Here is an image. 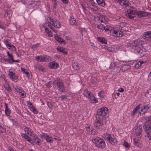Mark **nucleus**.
<instances>
[{"label": "nucleus", "instance_id": "obj_1", "mask_svg": "<svg viewBox=\"0 0 151 151\" xmlns=\"http://www.w3.org/2000/svg\"><path fill=\"white\" fill-rule=\"evenodd\" d=\"M47 22H45V24L47 26L49 27L55 32H57V30L55 29L52 25L56 27L57 28L60 27V23L58 20H54L51 17H48L47 18Z\"/></svg>", "mask_w": 151, "mask_h": 151}, {"label": "nucleus", "instance_id": "obj_2", "mask_svg": "<svg viewBox=\"0 0 151 151\" xmlns=\"http://www.w3.org/2000/svg\"><path fill=\"white\" fill-rule=\"evenodd\" d=\"M127 45L128 47L135 49L139 53H142V50L141 49L142 47L141 40H136L128 43Z\"/></svg>", "mask_w": 151, "mask_h": 151}, {"label": "nucleus", "instance_id": "obj_3", "mask_svg": "<svg viewBox=\"0 0 151 151\" xmlns=\"http://www.w3.org/2000/svg\"><path fill=\"white\" fill-rule=\"evenodd\" d=\"M92 141L96 146L99 148H103L106 146L105 141L99 137L93 138Z\"/></svg>", "mask_w": 151, "mask_h": 151}, {"label": "nucleus", "instance_id": "obj_4", "mask_svg": "<svg viewBox=\"0 0 151 151\" xmlns=\"http://www.w3.org/2000/svg\"><path fill=\"white\" fill-rule=\"evenodd\" d=\"M96 119L94 123V126L95 128L100 129L102 125L105 124L107 121V118H103L102 117H99L96 116Z\"/></svg>", "mask_w": 151, "mask_h": 151}, {"label": "nucleus", "instance_id": "obj_5", "mask_svg": "<svg viewBox=\"0 0 151 151\" xmlns=\"http://www.w3.org/2000/svg\"><path fill=\"white\" fill-rule=\"evenodd\" d=\"M103 137L104 139L107 140L110 144L112 145L117 144V139L114 135L106 133L104 134V136L103 135Z\"/></svg>", "mask_w": 151, "mask_h": 151}, {"label": "nucleus", "instance_id": "obj_6", "mask_svg": "<svg viewBox=\"0 0 151 151\" xmlns=\"http://www.w3.org/2000/svg\"><path fill=\"white\" fill-rule=\"evenodd\" d=\"M54 85L59 88L60 91L62 92H64L65 91V87L63 82L60 80H55L53 82Z\"/></svg>", "mask_w": 151, "mask_h": 151}, {"label": "nucleus", "instance_id": "obj_7", "mask_svg": "<svg viewBox=\"0 0 151 151\" xmlns=\"http://www.w3.org/2000/svg\"><path fill=\"white\" fill-rule=\"evenodd\" d=\"M144 129L147 135L151 136V122L146 121L144 125Z\"/></svg>", "mask_w": 151, "mask_h": 151}, {"label": "nucleus", "instance_id": "obj_8", "mask_svg": "<svg viewBox=\"0 0 151 151\" xmlns=\"http://www.w3.org/2000/svg\"><path fill=\"white\" fill-rule=\"evenodd\" d=\"M7 56L9 58H4L3 60L6 63H8L10 64L13 63V62H19V61L18 60H15L13 58V55L10 54L9 52L7 51Z\"/></svg>", "mask_w": 151, "mask_h": 151}, {"label": "nucleus", "instance_id": "obj_9", "mask_svg": "<svg viewBox=\"0 0 151 151\" xmlns=\"http://www.w3.org/2000/svg\"><path fill=\"white\" fill-rule=\"evenodd\" d=\"M110 29L108 31H110V34L115 37H121L123 36V33L121 31H118L115 30L114 29L111 27H109Z\"/></svg>", "mask_w": 151, "mask_h": 151}, {"label": "nucleus", "instance_id": "obj_10", "mask_svg": "<svg viewBox=\"0 0 151 151\" xmlns=\"http://www.w3.org/2000/svg\"><path fill=\"white\" fill-rule=\"evenodd\" d=\"M108 113V109L106 107H103L97 110V116H104Z\"/></svg>", "mask_w": 151, "mask_h": 151}, {"label": "nucleus", "instance_id": "obj_11", "mask_svg": "<svg viewBox=\"0 0 151 151\" xmlns=\"http://www.w3.org/2000/svg\"><path fill=\"white\" fill-rule=\"evenodd\" d=\"M135 12L134 10L129 9L127 10L126 13V16L130 19L134 18Z\"/></svg>", "mask_w": 151, "mask_h": 151}, {"label": "nucleus", "instance_id": "obj_12", "mask_svg": "<svg viewBox=\"0 0 151 151\" xmlns=\"http://www.w3.org/2000/svg\"><path fill=\"white\" fill-rule=\"evenodd\" d=\"M39 1V0H22V1L23 4H27L29 6L35 4L34 3L35 2H38Z\"/></svg>", "mask_w": 151, "mask_h": 151}, {"label": "nucleus", "instance_id": "obj_13", "mask_svg": "<svg viewBox=\"0 0 151 151\" xmlns=\"http://www.w3.org/2000/svg\"><path fill=\"white\" fill-rule=\"evenodd\" d=\"M4 43L8 49H10L11 48H12L13 50H16L15 47L13 45H12L7 40H4Z\"/></svg>", "mask_w": 151, "mask_h": 151}, {"label": "nucleus", "instance_id": "obj_14", "mask_svg": "<svg viewBox=\"0 0 151 151\" xmlns=\"http://www.w3.org/2000/svg\"><path fill=\"white\" fill-rule=\"evenodd\" d=\"M150 108V106L149 105H146L144 106L142 108L139 110V112L142 114L145 113L147 110Z\"/></svg>", "mask_w": 151, "mask_h": 151}, {"label": "nucleus", "instance_id": "obj_15", "mask_svg": "<svg viewBox=\"0 0 151 151\" xmlns=\"http://www.w3.org/2000/svg\"><path fill=\"white\" fill-rule=\"evenodd\" d=\"M118 1L120 4L122 6H129V2L128 1L125 0H116Z\"/></svg>", "mask_w": 151, "mask_h": 151}, {"label": "nucleus", "instance_id": "obj_16", "mask_svg": "<svg viewBox=\"0 0 151 151\" xmlns=\"http://www.w3.org/2000/svg\"><path fill=\"white\" fill-rule=\"evenodd\" d=\"M135 134L136 136H140L141 137L142 136V129L140 127H137L135 129Z\"/></svg>", "mask_w": 151, "mask_h": 151}, {"label": "nucleus", "instance_id": "obj_17", "mask_svg": "<svg viewBox=\"0 0 151 151\" xmlns=\"http://www.w3.org/2000/svg\"><path fill=\"white\" fill-rule=\"evenodd\" d=\"M49 67L51 68L56 69L58 67L59 65L55 62H52L49 63Z\"/></svg>", "mask_w": 151, "mask_h": 151}, {"label": "nucleus", "instance_id": "obj_18", "mask_svg": "<svg viewBox=\"0 0 151 151\" xmlns=\"http://www.w3.org/2000/svg\"><path fill=\"white\" fill-rule=\"evenodd\" d=\"M43 26L45 28V32L50 37H52V32L48 30V28L47 27V26L46 25L45 23L43 24Z\"/></svg>", "mask_w": 151, "mask_h": 151}, {"label": "nucleus", "instance_id": "obj_19", "mask_svg": "<svg viewBox=\"0 0 151 151\" xmlns=\"http://www.w3.org/2000/svg\"><path fill=\"white\" fill-rule=\"evenodd\" d=\"M141 139L140 137H139L138 138L136 137L134 138V144L135 145L139 147L140 144V140Z\"/></svg>", "mask_w": 151, "mask_h": 151}, {"label": "nucleus", "instance_id": "obj_20", "mask_svg": "<svg viewBox=\"0 0 151 151\" xmlns=\"http://www.w3.org/2000/svg\"><path fill=\"white\" fill-rule=\"evenodd\" d=\"M56 40L59 43H63L64 45L66 43V42L65 40L61 38L58 36H56L55 37Z\"/></svg>", "mask_w": 151, "mask_h": 151}, {"label": "nucleus", "instance_id": "obj_21", "mask_svg": "<svg viewBox=\"0 0 151 151\" xmlns=\"http://www.w3.org/2000/svg\"><path fill=\"white\" fill-rule=\"evenodd\" d=\"M88 99L91 103H95L98 102L97 99L92 94Z\"/></svg>", "mask_w": 151, "mask_h": 151}, {"label": "nucleus", "instance_id": "obj_22", "mask_svg": "<svg viewBox=\"0 0 151 151\" xmlns=\"http://www.w3.org/2000/svg\"><path fill=\"white\" fill-rule=\"evenodd\" d=\"M97 27L98 28L101 29L102 30H104L105 31H108L110 29H109V27H110L104 26L103 24L99 25L97 26Z\"/></svg>", "mask_w": 151, "mask_h": 151}, {"label": "nucleus", "instance_id": "obj_23", "mask_svg": "<svg viewBox=\"0 0 151 151\" xmlns=\"http://www.w3.org/2000/svg\"><path fill=\"white\" fill-rule=\"evenodd\" d=\"M70 23L71 25H77L76 19L73 17H71L69 20Z\"/></svg>", "mask_w": 151, "mask_h": 151}, {"label": "nucleus", "instance_id": "obj_24", "mask_svg": "<svg viewBox=\"0 0 151 151\" xmlns=\"http://www.w3.org/2000/svg\"><path fill=\"white\" fill-rule=\"evenodd\" d=\"M4 106L5 108V111L6 114L7 116H9L11 113V111L8 108L7 104L5 103Z\"/></svg>", "mask_w": 151, "mask_h": 151}, {"label": "nucleus", "instance_id": "obj_25", "mask_svg": "<svg viewBox=\"0 0 151 151\" xmlns=\"http://www.w3.org/2000/svg\"><path fill=\"white\" fill-rule=\"evenodd\" d=\"M137 14L140 17H145L147 16L148 13L144 11H140L138 12Z\"/></svg>", "mask_w": 151, "mask_h": 151}, {"label": "nucleus", "instance_id": "obj_26", "mask_svg": "<svg viewBox=\"0 0 151 151\" xmlns=\"http://www.w3.org/2000/svg\"><path fill=\"white\" fill-rule=\"evenodd\" d=\"M140 105V104H139L134 109L131 113V115L132 116H134L137 114V111L140 109L139 106Z\"/></svg>", "mask_w": 151, "mask_h": 151}, {"label": "nucleus", "instance_id": "obj_27", "mask_svg": "<svg viewBox=\"0 0 151 151\" xmlns=\"http://www.w3.org/2000/svg\"><path fill=\"white\" fill-rule=\"evenodd\" d=\"M89 9L91 11L95 13H96L98 10L97 7L96 6L94 5H92L90 7Z\"/></svg>", "mask_w": 151, "mask_h": 151}, {"label": "nucleus", "instance_id": "obj_28", "mask_svg": "<svg viewBox=\"0 0 151 151\" xmlns=\"http://www.w3.org/2000/svg\"><path fill=\"white\" fill-rule=\"evenodd\" d=\"M4 86L5 90H6L7 91L9 92L11 91L12 90L10 87L8 83L6 82L4 84Z\"/></svg>", "mask_w": 151, "mask_h": 151}, {"label": "nucleus", "instance_id": "obj_29", "mask_svg": "<svg viewBox=\"0 0 151 151\" xmlns=\"http://www.w3.org/2000/svg\"><path fill=\"white\" fill-rule=\"evenodd\" d=\"M83 95L86 97L88 98L92 95L91 92L87 90H85L83 92Z\"/></svg>", "mask_w": 151, "mask_h": 151}, {"label": "nucleus", "instance_id": "obj_30", "mask_svg": "<svg viewBox=\"0 0 151 151\" xmlns=\"http://www.w3.org/2000/svg\"><path fill=\"white\" fill-rule=\"evenodd\" d=\"M98 41L100 42L102 44H106L107 42V40L104 38L99 37H97Z\"/></svg>", "mask_w": 151, "mask_h": 151}, {"label": "nucleus", "instance_id": "obj_31", "mask_svg": "<svg viewBox=\"0 0 151 151\" xmlns=\"http://www.w3.org/2000/svg\"><path fill=\"white\" fill-rule=\"evenodd\" d=\"M98 4L102 6H104L105 5V2L104 0H96Z\"/></svg>", "mask_w": 151, "mask_h": 151}, {"label": "nucleus", "instance_id": "obj_32", "mask_svg": "<svg viewBox=\"0 0 151 151\" xmlns=\"http://www.w3.org/2000/svg\"><path fill=\"white\" fill-rule=\"evenodd\" d=\"M21 135L22 137H24L27 141L29 142H30L31 139L30 138L29 136L25 134H22Z\"/></svg>", "mask_w": 151, "mask_h": 151}, {"label": "nucleus", "instance_id": "obj_33", "mask_svg": "<svg viewBox=\"0 0 151 151\" xmlns=\"http://www.w3.org/2000/svg\"><path fill=\"white\" fill-rule=\"evenodd\" d=\"M143 62L141 61H138L135 65V67L136 68H138L141 66L143 63Z\"/></svg>", "mask_w": 151, "mask_h": 151}, {"label": "nucleus", "instance_id": "obj_34", "mask_svg": "<svg viewBox=\"0 0 151 151\" xmlns=\"http://www.w3.org/2000/svg\"><path fill=\"white\" fill-rule=\"evenodd\" d=\"M45 139L47 142L49 143L52 142L53 141V140L52 139V138L49 135L46 137Z\"/></svg>", "mask_w": 151, "mask_h": 151}, {"label": "nucleus", "instance_id": "obj_35", "mask_svg": "<svg viewBox=\"0 0 151 151\" xmlns=\"http://www.w3.org/2000/svg\"><path fill=\"white\" fill-rule=\"evenodd\" d=\"M9 75L10 78H12L13 80H14V77L15 75L14 73L12 72L11 71L9 73Z\"/></svg>", "mask_w": 151, "mask_h": 151}, {"label": "nucleus", "instance_id": "obj_36", "mask_svg": "<svg viewBox=\"0 0 151 151\" xmlns=\"http://www.w3.org/2000/svg\"><path fill=\"white\" fill-rule=\"evenodd\" d=\"M36 60L40 62H42V55L38 56L35 57Z\"/></svg>", "mask_w": 151, "mask_h": 151}, {"label": "nucleus", "instance_id": "obj_37", "mask_svg": "<svg viewBox=\"0 0 151 151\" xmlns=\"http://www.w3.org/2000/svg\"><path fill=\"white\" fill-rule=\"evenodd\" d=\"M11 15L12 13L11 11H8V10L5 11V16L6 17L8 16L9 17L11 16Z\"/></svg>", "mask_w": 151, "mask_h": 151}, {"label": "nucleus", "instance_id": "obj_38", "mask_svg": "<svg viewBox=\"0 0 151 151\" xmlns=\"http://www.w3.org/2000/svg\"><path fill=\"white\" fill-rule=\"evenodd\" d=\"M49 57L48 56H42V62H47L49 60Z\"/></svg>", "mask_w": 151, "mask_h": 151}, {"label": "nucleus", "instance_id": "obj_39", "mask_svg": "<svg viewBox=\"0 0 151 151\" xmlns=\"http://www.w3.org/2000/svg\"><path fill=\"white\" fill-rule=\"evenodd\" d=\"M98 95L100 97L103 98L105 96L104 92L103 91H101L99 92Z\"/></svg>", "mask_w": 151, "mask_h": 151}, {"label": "nucleus", "instance_id": "obj_40", "mask_svg": "<svg viewBox=\"0 0 151 151\" xmlns=\"http://www.w3.org/2000/svg\"><path fill=\"white\" fill-rule=\"evenodd\" d=\"M31 129L27 127H25L24 129V131L26 132H27L26 133L27 134H29L30 132H31Z\"/></svg>", "mask_w": 151, "mask_h": 151}, {"label": "nucleus", "instance_id": "obj_41", "mask_svg": "<svg viewBox=\"0 0 151 151\" xmlns=\"http://www.w3.org/2000/svg\"><path fill=\"white\" fill-rule=\"evenodd\" d=\"M30 109L31 111H32L35 114H37L38 113L37 111L34 106L31 108Z\"/></svg>", "mask_w": 151, "mask_h": 151}, {"label": "nucleus", "instance_id": "obj_42", "mask_svg": "<svg viewBox=\"0 0 151 151\" xmlns=\"http://www.w3.org/2000/svg\"><path fill=\"white\" fill-rule=\"evenodd\" d=\"M25 74L27 76V77L28 79H31L32 78L31 75L29 74L28 72L26 71L25 73Z\"/></svg>", "mask_w": 151, "mask_h": 151}, {"label": "nucleus", "instance_id": "obj_43", "mask_svg": "<svg viewBox=\"0 0 151 151\" xmlns=\"http://www.w3.org/2000/svg\"><path fill=\"white\" fill-rule=\"evenodd\" d=\"M143 36L146 38H149V31L145 32L144 33Z\"/></svg>", "mask_w": 151, "mask_h": 151}, {"label": "nucleus", "instance_id": "obj_44", "mask_svg": "<svg viewBox=\"0 0 151 151\" xmlns=\"http://www.w3.org/2000/svg\"><path fill=\"white\" fill-rule=\"evenodd\" d=\"M97 133L98 132L96 131L95 129H92V130H91V134L96 135L97 134Z\"/></svg>", "mask_w": 151, "mask_h": 151}, {"label": "nucleus", "instance_id": "obj_45", "mask_svg": "<svg viewBox=\"0 0 151 151\" xmlns=\"http://www.w3.org/2000/svg\"><path fill=\"white\" fill-rule=\"evenodd\" d=\"M116 65V63L115 62H112L110 64V66L109 67V68H112Z\"/></svg>", "mask_w": 151, "mask_h": 151}, {"label": "nucleus", "instance_id": "obj_46", "mask_svg": "<svg viewBox=\"0 0 151 151\" xmlns=\"http://www.w3.org/2000/svg\"><path fill=\"white\" fill-rule=\"evenodd\" d=\"M27 104L28 106L29 107L30 109L34 106L33 105H32V103L30 102L29 101H27Z\"/></svg>", "mask_w": 151, "mask_h": 151}, {"label": "nucleus", "instance_id": "obj_47", "mask_svg": "<svg viewBox=\"0 0 151 151\" xmlns=\"http://www.w3.org/2000/svg\"><path fill=\"white\" fill-rule=\"evenodd\" d=\"M68 96L65 95H62L60 96L59 97L62 100H65V99H67V97Z\"/></svg>", "mask_w": 151, "mask_h": 151}, {"label": "nucleus", "instance_id": "obj_48", "mask_svg": "<svg viewBox=\"0 0 151 151\" xmlns=\"http://www.w3.org/2000/svg\"><path fill=\"white\" fill-rule=\"evenodd\" d=\"M36 141H35V142L38 145H40L41 144L40 140L39 138H37Z\"/></svg>", "mask_w": 151, "mask_h": 151}, {"label": "nucleus", "instance_id": "obj_49", "mask_svg": "<svg viewBox=\"0 0 151 151\" xmlns=\"http://www.w3.org/2000/svg\"><path fill=\"white\" fill-rule=\"evenodd\" d=\"M17 92H18L19 93H21L22 92H24V91L22 89L20 88V87L19 88H18L16 90Z\"/></svg>", "mask_w": 151, "mask_h": 151}, {"label": "nucleus", "instance_id": "obj_50", "mask_svg": "<svg viewBox=\"0 0 151 151\" xmlns=\"http://www.w3.org/2000/svg\"><path fill=\"white\" fill-rule=\"evenodd\" d=\"M115 70H116L115 71L116 73H119L120 71L121 68L120 67H117L116 68H115Z\"/></svg>", "mask_w": 151, "mask_h": 151}, {"label": "nucleus", "instance_id": "obj_51", "mask_svg": "<svg viewBox=\"0 0 151 151\" xmlns=\"http://www.w3.org/2000/svg\"><path fill=\"white\" fill-rule=\"evenodd\" d=\"M48 136L47 134L45 133H42L41 134V137L42 138L46 139Z\"/></svg>", "mask_w": 151, "mask_h": 151}, {"label": "nucleus", "instance_id": "obj_52", "mask_svg": "<svg viewBox=\"0 0 151 151\" xmlns=\"http://www.w3.org/2000/svg\"><path fill=\"white\" fill-rule=\"evenodd\" d=\"M123 145L126 147L128 148L130 146L128 143L125 141H124V143Z\"/></svg>", "mask_w": 151, "mask_h": 151}, {"label": "nucleus", "instance_id": "obj_53", "mask_svg": "<svg viewBox=\"0 0 151 151\" xmlns=\"http://www.w3.org/2000/svg\"><path fill=\"white\" fill-rule=\"evenodd\" d=\"M86 129L87 131L88 132H89L90 133H91V130H92V129L91 127H90L88 126L87 127H86Z\"/></svg>", "mask_w": 151, "mask_h": 151}, {"label": "nucleus", "instance_id": "obj_54", "mask_svg": "<svg viewBox=\"0 0 151 151\" xmlns=\"http://www.w3.org/2000/svg\"><path fill=\"white\" fill-rule=\"evenodd\" d=\"M99 19L101 20V22H105V18L103 17H99Z\"/></svg>", "mask_w": 151, "mask_h": 151}, {"label": "nucleus", "instance_id": "obj_55", "mask_svg": "<svg viewBox=\"0 0 151 151\" xmlns=\"http://www.w3.org/2000/svg\"><path fill=\"white\" fill-rule=\"evenodd\" d=\"M57 1H52L53 3V6L54 9H56L57 6Z\"/></svg>", "mask_w": 151, "mask_h": 151}, {"label": "nucleus", "instance_id": "obj_56", "mask_svg": "<svg viewBox=\"0 0 151 151\" xmlns=\"http://www.w3.org/2000/svg\"><path fill=\"white\" fill-rule=\"evenodd\" d=\"M126 24H127L125 22H121L120 23V26L121 27H125Z\"/></svg>", "mask_w": 151, "mask_h": 151}, {"label": "nucleus", "instance_id": "obj_57", "mask_svg": "<svg viewBox=\"0 0 151 151\" xmlns=\"http://www.w3.org/2000/svg\"><path fill=\"white\" fill-rule=\"evenodd\" d=\"M51 82H49L47 83L46 84V86L47 87L49 88L51 87Z\"/></svg>", "mask_w": 151, "mask_h": 151}, {"label": "nucleus", "instance_id": "obj_58", "mask_svg": "<svg viewBox=\"0 0 151 151\" xmlns=\"http://www.w3.org/2000/svg\"><path fill=\"white\" fill-rule=\"evenodd\" d=\"M91 79L93 80V82L94 83H97V81L96 78L94 77H92L91 78Z\"/></svg>", "mask_w": 151, "mask_h": 151}, {"label": "nucleus", "instance_id": "obj_59", "mask_svg": "<svg viewBox=\"0 0 151 151\" xmlns=\"http://www.w3.org/2000/svg\"><path fill=\"white\" fill-rule=\"evenodd\" d=\"M4 131V129L1 126H0V132H3Z\"/></svg>", "mask_w": 151, "mask_h": 151}, {"label": "nucleus", "instance_id": "obj_60", "mask_svg": "<svg viewBox=\"0 0 151 151\" xmlns=\"http://www.w3.org/2000/svg\"><path fill=\"white\" fill-rule=\"evenodd\" d=\"M29 135H30V136H33L35 135V133L32 131L31 130V132H29Z\"/></svg>", "mask_w": 151, "mask_h": 151}, {"label": "nucleus", "instance_id": "obj_61", "mask_svg": "<svg viewBox=\"0 0 151 151\" xmlns=\"http://www.w3.org/2000/svg\"><path fill=\"white\" fill-rule=\"evenodd\" d=\"M61 1L63 3L65 4H67L68 2V0H61Z\"/></svg>", "mask_w": 151, "mask_h": 151}, {"label": "nucleus", "instance_id": "obj_62", "mask_svg": "<svg viewBox=\"0 0 151 151\" xmlns=\"http://www.w3.org/2000/svg\"><path fill=\"white\" fill-rule=\"evenodd\" d=\"M21 69L22 72H23V73L25 74V73L26 71H25V68H21Z\"/></svg>", "mask_w": 151, "mask_h": 151}, {"label": "nucleus", "instance_id": "obj_63", "mask_svg": "<svg viewBox=\"0 0 151 151\" xmlns=\"http://www.w3.org/2000/svg\"><path fill=\"white\" fill-rule=\"evenodd\" d=\"M148 80L150 81H151V72H150L148 76Z\"/></svg>", "mask_w": 151, "mask_h": 151}, {"label": "nucleus", "instance_id": "obj_64", "mask_svg": "<svg viewBox=\"0 0 151 151\" xmlns=\"http://www.w3.org/2000/svg\"><path fill=\"white\" fill-rule=\"evenodd\" d=\"M38 45V44L37 43L36 44L32 46V49L35 48H36V47Z\"/></svg>", "mask_w": 151, "mask_h": 151}]
</instances>
